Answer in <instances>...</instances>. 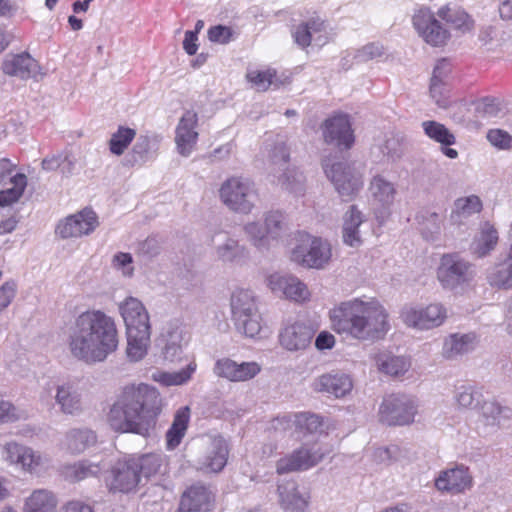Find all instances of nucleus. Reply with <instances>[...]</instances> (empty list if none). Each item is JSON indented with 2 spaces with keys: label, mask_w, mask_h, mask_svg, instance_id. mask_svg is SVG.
<instances>
[{
  "label": "nucleus",
  "mask_w": 512,
  "mask_h": 512,
  "mask_svg": "<svg viewBox=\"0 0 512 512\" xmlns=\"http://www.w3.org/2000/svg\"><path fill=\"white\" fill-rule=\"evenodd\" d=\"M162 409L159 391L145 383L125 385L107 415L110 428L118 433L147 436L154 429Z\"/></svg>",
  "instance_id": "obj_1"
},
{
  "label": "nucleus",
  "mask_w": 512,
  "mask_h": 512,
  "mask_svg": "<svg viewBox=\"0 0 512 512\" xmlns=\"http://www.w3.org/2000/svg\"><path fill=\"white\" fill-rule=\"evenodd\" d=\"M67 344L70 354L79 361L104 362L118 349L115 320L101 310L83 312L69 327Z\"/></svg>",
  "instance_id": "obj_2"
},
{
  "label": "nucleus",
  "mask_w": 512,
  "mask_h": 512,
  "mask_svg": "<svg viewBox=\"0 0 512 512\" xmlns=\"http://www.w3.org/2000/svg\"><path fill=\"white\" fill-rule=\"evenodd\" d=\"M331 326L339 334L360 341H375L390 330L389 314L375 298H354L329 312Z\"/></svg>",
  "instance_id": "obj_3"
},
{
  "label": "nucleus",
  "mask_w": 512,
  "mask_h": 512,
  "mask_svg": "<svg viewBox=\"0 0 512 512\" xmlns=\"http://www.w3.org/2000/svg\"><path fill=\"white\" fill-rule=\"evenodd\" d=\"M230 307L235 327L241 334L248 338L262 337L265 323L253 290L235 289L231 294Z\"/></svg>",
  "instance_id": "obj_4"
},
{
  "label": "nucleus",
  "mask_w": 512,
  "mask_h": 512,
  "mask_svg": "<svg viewBox=\"0 0 512 512\" xmlns=\"http://www.w3.org/2000/svg\"><path fill=\"white\" fill-rule=\"evenodd\" d=\"M333 257L331 243L322 237L299 232L289 250L291 262L305 269L324 270Z\"/></svg>",
  "instance_id": "obj_5"
},
{
  "label": "nucleus",
  "mask_w": 512,
  "mask_h": 512,
  "mask_svg": "<svg viewBox=\"0 0 512 512\" xmlns=\"http://www.w3.org/2000/svg\"><path fill=\"white\" fill-rule=\"evenodd\" d=\"M218 193L221 203L233 213L249 215L257 207L258 188L248 177H228L220 185Z\"/></svg>",
  "instance_id": "obj_6"
},
{
  "label": "nucleus",
  "mask_w": 512,
  "mask_h": 512,
  "mask_svg": "<svg viewBox=\"0 0 512 512\" xmlns=\"http://www.w3.org/2000/svg\"><path fill=\"white\" fill-rule=\"evenodd\" d=\"M271 182L295 195L305 190V177L296 167L289 164V151L284 143L277 144L270 154Z\"/></svg>",
  "instance_id": "obj_7"
},
{
  "label": "nucleus",
  "mask_w": 512,
  "mask_h": 512,
  "mask_svg": "<svg viewBox=\"0 0 512 512\" xmlns=\"http://www.w3.org/2000/svg\"><path fill=\"white\" fill-rule=\"evenodd\" d=\"M1 455L7 464L31 475L40 476L48 471L51 465V459L47 454L15 441L4 444Z\"/></svg>",
  "instance_id": "obj_8"
},
{
  "label": "nucleus",
  "mask_w": 512,
  "mask_h": 512,
  "mask_svg": "<svg viewBox=\"0 0 512 512\" xmlns=\"http://www.w3.org/2000/svg\"><path fill=\"white\" fill-rule=\"evenodd\" d=\"M436 275L444 289L456 290L472 282L476 270L474 264L461 254L454 252L441 256Z\"/></svg>",
  "instance_id": "obj_9"
},
{
  "label": "nucleus",
  "mask_w": 512,
  "mask_h": 512,
  "mask_svg": "<svg viewBox=\"0 0 512 512\" xmlns=\"http://www.w3.org/2000/svg\"><path fill=\"white\" fill-rule=\"evenodd\" d=\"M411 21L417 35L431 47H444L451 39V32L438 18L437 11L427 6L416 8Z\"/></svg>",
  "instance_id": "obj_10"
},
{
  "label": "nucleus",
  "mask_w": 512,
  "mask_h": 512,
  "mask_svg": "<svg viewBox=\"0 0 512 512\" xmlns=\"http://www.w3.org/2000/svg\"><path fill=\"white\" fill-rule=\"evenodd\" d=\"M327 178L344 201L352 200L363 188V175L353 165L344 161L323 162Z\"/></svg>",
  "instance_id": "obj_11"
},
{
  "label": "nucleus",
  "mask_w": 512,
  "mask_h": 512,
  "mask_svg": "<svg viewBox=\"0 0 512 512\" xmlns=\"http://www.w3.org/2000/svg\"><path fill=\"white\" fill-rule=\"evenodd\" d=\"M418 412V402L413 396L391 394L379 406V420L389 426L409 425Z\"/></svg>",
  "instance_id": "obj_12"
},
{
  "label": "nucleus",
  "mask_w": 512,
  "mask_h": 512,
  "mask_svg": "<svg viewBox=\"0 0 512 512\" xmlns=\"http://www.w3.org/2000/svg\"><path fill=\"white\" fill-rule=\"evenodd\" d=\"M447 311L439 303L421 305H406L401 309L400 318L403 323L418 330H429L443 324Z\"/></svg>",
  "instance_id": "obj_13"
},
{
  "label": "nucleus",
  "mask_w": 512,
  "mask_h": 512,
  "mask_svg": "<svg viewBox=\"0 0 512 512\" xmlns=\"http://www.w3.org/2000/svg\"><path fill=\"white\" fill-rule=\"evenodd\" d=\"M268 289L276 296L297 303L308 302L311 292L308 286L297 276L275 272L265 278Z\"/></svg>",
  "instance_id": "obj_14"
},
{
  "label": "nucleus",
  "mask_w": 512,
  "mask_h": 512,
  "mask_svg": "<svg viewBox=\"0 0 512 512\" xmlns=\"http://www.w3.org/2000/svg\"><path fill=\"white\" fill-rule=\"evenodd\" d=\"M368 195L376 218L386 219L397 195L395 184L381 174L374 175L368 185Z\"/></svg>",
  "instance_id": "obj_15"
},
{
  "label": "nucleus",
  "mask_w": 512,
  "mask_h": 512,
  "mask_svg": "<svg viewBox=\"0 0 512 512\" xmlns=\"http://www.w3.org/2000/svg\"><path fill=\"white\" fill-rule=\"evenodd\" d=\"M27 186V177L16 172V165L9 159H0V206L17 202Z\"/></svg>",
  "instance_id": "obj_16"
},
{
  "label": "nucleus",
  "mask_w": 512,
  "mask_h": 512,
  "mask_svg": "<svg viewBox=\"0 0 512 512\" xmlns=\"http://www.w3.org/2000/svg\"><path fill=\"white\" fill-rule=\"evenodd\" d=\"M228 454V445L223 437H208L202 441V455L196 461V468L205 473H218L225 467Z\"/></svg>",
  "instance_id": "obj_17"
},
{
  "label": "nucleus",
  "mask_w": 512,
  "mask_h": 512,
  "mask_svg": "<svg viewBox=\"0 0 512 512\" xmlns=\"http://www.w3.org/2000/svg\"><path fill=\"white\" fill-rule=\"evenodd\" d=\"M326 451L318 444L304 445L291 454L277 461L278 474H284L299 470H307L317 465L324 457Z\"/></svg>",
  "instance_id": "obj_18"
},
{
  "label": "nucleus",
  "mask_w": 512,
  "mask_h": 512,
  "mask_svg": "<svg viewBox=\"0 0 512 512\" xmlns=\"http://www.w3.org/2000/svg\"><path fill=\"white\" fill-rule=\"evenodd\" d=\"M326 451L318 444L304 445L291 454L277 461L278 474H284L299 470H307L317 465L324 457Z\"/></svg>",
  "instance_id": "obj_19"
},
{
  "label": "nucleus",
  "mask_w": 512,
  "mask_h": 512,
  "mask_svg": "<svg viewBox=\"0 0 512 512\" xmlns=\"http://www.w3.org/2000/svg\"><path fill=\"white\" fill-rule=\"evenodd\" d=\"M261 370L262 366L256 361L237 362L229 357L217 359L213 367L215 376L236 383L255 378Z\"/></svg>",
  "instance_id": "obj_20"
},
{
  "label": "nucleus",
  "mask_w": 512,
  "mask_h": 512,
  "mask_svg": "<svg viewBox=\"0 0 512 512\" xmlns=\"http://www.w3.org/2000/svg\"><path fill=\"white\" fill-rule=\"evenodd\" d=\"M435 487L452 495L461 494L473 487V476L467 466L457 464L439 473Z\"/></svg>",
  "instance_id": "obj_21"
},
{
  "label": "nucleus",
  "mask_w": 512,
  "mask_h": 512,
  "mask_svg": "<svg viewBox=\"0 0 512 512\" xmlns=\"http://www.w3.org/2000/svg\"><path fill=\"white\" fill-rule=\"evenodd\" d=\"M140 474L132 462V459L118 460L112 467L106 484L110 491L129 493L140 483Z\"/></svg>",
  "instance_id": "obj_22"
},
{
  "label": "nucleus",
  "mask_w": 512,
  "mask_h": 512,
  "mask_svg": "<svg viewBox=\"0 0 512 512\" xmlns=\"http://www.w3.org/2000/svg\"><path fill=\"white\" fill-rule=\"evenodd\" d=\"M211 243L216 259L222 263H240L247 256L246 247L228 232H216L211 238Z\"/></svg>",
  "instance_id": "obj_23"
},
{
  "label": "nucleus",
  "mask_w": 512,
  "mask_h": 512,
  "mask_svg": "<svg viewBox=\"0 0 512 512\" xmlns=\"http://www.w3.org/2000/svg\"><path fill=\"white\" fill-rule=\"evenodd\" d=\"M476 430L481 436L495 433L510 417L511 410L494 401H484L479 407Z\"/></svg>",
  "instance_id": "obj_24"
},
{
  "label": "nucleus",
  "mask_w": 512,
  "mask_h": 512,
  "mask_svg": "<svg viewBox=\"0 0 512 512\" xmlns=\"http://www.w3.org/2000/svg\"><path fill=\"white\" fill-rule=\"evenodd\" d=\"M197 125V113L188 110L182 115L176 127L175 143L178 152L184 157H188L195 149L198 141Z\"/></svg>",
  "instance_id": "obj_25"
},
{
  "label": "nucleus",
  "mask_w": 512,
  "mask_h": 512,
  "mask_svg": "<svg viewBox=\"0 0 512 512\" xmlns=\"http://www.w3.org/2000/svg\"><path fill=\"white\" fill-rule=\"evenodd\" d=\"M118 309L127 331L151 329L149 313L138 298H125L119 303Z\"/></svg>",
  "instance_id": "obj_26"
},
{
  "label": "nucleus",
  "mask_w": 512,
  "mask_h": 512,
  "mask_svg": "<svg viewBox=\"0 0 512 512\" xmlns=\"http://www.w3.org/2000/svg\"><path fill=\"white\" fill-rule=\"evenodd\" d=\"M324 140L337 147L350 148L354 142L351 123L347 115L339 114L327 119L323 125Z\"/></svg>",
  "instance_id": "obj_27"
},
{
  "label": "nucleus",
  "mask_w": 512,
  "mask_h": 512,
  "mask_svg": "<svg viewBox=\"0 0 512 512\" xmlns=\"http://www.w3.org/2000/svg\"><path fill=\"white\" fill-rule=\"evenodd\" d=\"M98 221L95 212L85 209L75 215L69 216L57 227V233L62 238L80 237L88 235L97 227Z\"/></svg>",
  "instance_id": "obj_28"
},
{
  "label": "nucleus",
  "mask_w": 512,
  "mask_h": 512,
  "mask_svg": "<svg viewBox=\"0 0 512 512\" xmlns=\"http://www.w3.org/2000/svg\"><path fill=\"white\" fill-rule=\"evenodd\" d=\"M2 70L7 75L23 80L38 79L43 75L38 62L26 52L6 56L2 63Z\"/></svg>",
  "instance_id": "obj_29"
},
{
  "label": "nucleus",
  "mask_w": 512,
  "mask_h": 512,
  "mask_svg": "<svg viewBox=\"0 0 512 512\" xmlns=\"http://www.w3.org/2000/svg\"><path fill=\"white\" fill-rule=\"evenodd\" d=\"M313 385L317 392H324L336 398H342L352 391L353 379L348 373L334 370L319 376Z\"/></svg>",
  "instance_id": "obj_30"
},
{
  "label": "nucleus",
  "mask_w": 512,
  "mask_h": 512,
  "mask_svg": "<svg viewBox=\"0 0 512 512\" xmlns=\"http://www.w3.org/2000/svg\"><path fill=\"white\" fill-rule=\"evenodd\" d=\"M213 505V493L206 486L193 485L183 493L177 512H208Z\"/></svg>",
  "instance_id": "obj_31"
},
{
  "label": "nucleus",
  "mask_w": 512,
  "mask_h": 512,
  "mask_svg": "<svg viewBox=\"0 0 512 512\" xmlns=\"http://www.w3.org/2000/svg\"><path fill=\"white\" fill-rule=\"evenodd\" d=\"M314 335L312 327L304 322L296 321L287 325L280 334V343L288 351L306 349Z\"/></svg>",
  "instance_id": "obj_32"
},
{
  "label": "nucleus",
  "mask_w": 512,
  "mask_h": 512,
  "mask_svg": "<svg viewBox=\"0 0 512 512\" xmlns=\"http://www.w3.org/2000/svg\"><path fill=\"white\" fill-rule=\"evenodd\" d=\"M279 504L286 512H308L309 495L299 490L295 481L280 483L277 488Z\"/></svg>",
  "instance_id": "obj_33"
},
{
  "label": "nucleus",
  "mask_w": 512,
  "mask_h": 512,
  "mask_svg": "<svg viewBox=\"0 0 512 512\" xmlns=\"http://www.w3.org/2000/svg\"><path fill=\"white\" fill-rule=\"evenodd\" d=\"M131 459L137 473L140 474V480L142 478H145L146 480H156L167 472L168 462L163 453H145L133 456Z\"/></svg>",
  "instance_id": "obj_34"
},
{
  "label": "nucleus",
  "mask_w": 512,
  "mask_h": 512,
  "mask_svg": "<svg viewBox=\"0 0 512 512\" xmlns=\"http://www.w3.org/2000/svg\"><path fill=\"white\" fill-rule=\"evenodd\" d=\"M97 442L96 433L89 428H73L68 430L61 440V448L72 455L85 452Z\"/></svg>",
  "instance_id": "obj_35"
},
{
  "label": "nucleus",
  "mask_w": 512,
  "mask_h": 512,
  "mask_svg": "<svg viewBox=\"0 0 512 512\" xmlns=\"http://www.w3.org/2000/svg\"><path fill=\"white\" fill-rule=\"evenodd\" d=\"M162 355L165 360L175 362L180 360L183 351V332L177 323H168L160 336Z\"/></svg>",
  "instance_id": "obj_36"
},
{
  "label": "nucleus",
  "mask_w": 512,
  "mask_h": 512,
  "mask_svg": "<svg viewBox=\"0 0 512 512\" xmlns=\"http://www.w3.org/2000/svg\"><path fill=\"white\" fill-rule=\"evenodd\" d=\"M107 468V463L103 460L93 461L84 459L73 464L63 466L62 475L70 482H80L87 478L97 477Z\"/></svg>",
  "instance_id": "obj_37"
},
{
  "label": "nucleus",
  "mask_w": 512,
  "mask_h": 512,
  "mask_svg": "<svg viewBox=\"0 0 512 512\" xmlns=\"http://www.w3.org/2000/svg\"><path fill=\"white\" fill-rule=\"evenodd\" d=\"M437 16L461 34L470 33L475 26L473 18L464 9L452 7L449 4L441 6L437 10Z\"/></svg>",
  "instance_id": "obj_38"
},
{
  "label": "nucleus",
  "mask_w": 512,
  "mask_h": 512,
  "mask_svg": "<svg viewBox=\"0 0 512 512\" xmlns=\"http://www.w3.org/2000/svg\"><path fill=\"white\" fill-rule=\"evenodd\" d=\"M55 402L66 415H78L83 410L81 394L72 383H63L56 387Z\"/></svg>",
  "instance_id": "obj_39"
},
{
  "label": "nucleus",
  "mask_w": 512,
  "mask_h": 512,
  "mask_svg": "<svg viewBox=\"0 0 512 512\" xmlns=\"http://www.w3.org/2000/svg\"><path fill=\"white\" fill-rule=\"evenodd\" d=\"M498 241L497 230L493 225L486 222L480 226L478 233L474 236L470 251L478 258L486 257L496 248Z\"/></svg>",
  "instance_id": "obj_40"
},
{
  "label": "nucleus",
  "mask_w": 512,
  "mask_h": 512,
  "mask_svg": "<svg viewBox=\"0 0 512 512\" xmlns=\"http://www.w3.org/2000/svg\"><path fill=\"white\" fill-rule=\"evenodd\" d=\"M364 221L362 212L356 205H351L343 217V242L351 247H358L362 243L359 227Z\"/></svg>",
  "instance_id": "obj_41"
},
{
  "label": "nucleus",
  "mask_w": 512,
  "mask_h": 512,
  "mask_svg": "<svg viewBox=\"0 0 512 512\" xmlns=\"http://www.w3.org/2000/svg\"><path fill=\"white\" fill-rule=\"evenodd\" d=\"M151 329L127 331L126 355L131 362L141 361L150 346Z\"/></svg>",
  "instance_id": "obj_42"
},
{
  "label": "nucleus",
  "mask_w": 512,
  "mask_h": 512,
  "mask_svg": "<svg viewBox=\"0 0 512 512\" xmlns=\"http://www.w3.org/2000/svg\"><path fill=\"white\" fill-rule=\"evenodd\" d=\"M378 370L392 377L404 375L411 367V362L404 356L381 352L376 356Z\"/></svg>",
  "instance_id": "obj_43"
},
{
  "label": "nucleus",
  "mask_w": 512,
  "mask_h": 512,
  "mask_svg": "<svg viewBox=\"0 0 512 512\" xmlns=\"http://www.w3.org/2000/svg\"><path fill=\"white\" fill-rule=\"evenodd\" d=\"M475 343L474 334H453L445 339L442 354L447 359H453L472 351Z\"/></svg>",
  "instance_id": "obj_44"
},
{
  "label": "nucleus",
  "mask_w": 512,
  "mask_h": 512,
  "mask_svg": "<svg viewBox=\"0 0 512 512\" xmlns=\"http://www.w3.org/2000/svg\"><path fill=\"white\" fill-rule=\"evenodd\" d=\"M55 494L48 489H36L25 500L24 512H55Z\"/></svg>",
  "instance_id": "obj_45"
},
{
  "label": "nucleus",
  "mask_w": 512,
  "mask_h": 512,
  "mask_svg": "<svg viewBox=\"0 0 512 512\" xmlns=\"http://www.w3.org/2000/svg\"><path fill=\"white\" fill-rule=\"evenodd\" d=\"M482 207V201L477 195L460 197L454 202L450 219L454 224H462L472 215L480 213Z\"/></svg>",
  "instance_id": "obj_46"
},
{
  "label": "nucleus",
  "mask_w": 512,
  "mask_h": 512,
  "mask_svg": "<svg viewBox=\"0 0 512 512\" xmlns=\"http://www.w3.org/2000/svg\"><path fill=\"white\" fill-rule=\"evenodd\" d=\"M189 419V407H182L176 412L173 423L166 433V445L169 450L175 449L181 443L188 428Z\"/></svg>",
  "instance_id": "obj_47"
},
{
  "label": "nucleus",
  "mask_w": 512,
  "mask_h": 512,
  "mask_svg": "<svg viewBox=\"0 0 512 512\" xmlns=\"http://www.w3.org/2000/svg\"><path fill=\"white\" fill-rule=\"evenodd\" d=\"M197 364L190 362L185 368L174 372L157 371L152 374V379L164 386H179L186 384L195 373Z\"/></svg>",
  "instance_id": "obj_48"
},
{
  "label": "nucleus",
  "mask_w": 512,
  "mask_h": 512,
  "mask_svg": "<svg viewBox=\"0 0 512 512\" xmlns=\"http://www.w3.org/2000/svg\"><path fill=\"white\" fill-rule=\"evenodd\" d=\"M243 232L248 241L257 249L264 250L270 247L271 241L266 233L264 220H252L243 225Z\"/></svg>",
  "instance_id": "obj_49"
},
{
  "label": "nucleus",
  "mask_w": 512,
  "mask_h": 512,
  "mask_svg": "<svg viewBox=\"0 0 512 512\" xmlns=\"http://www.w3.org/2000/svg\"><path fill=\"white\" fill-rule=\"evenodd\" d=\"M454 401L459 410L479 408L483 403L482 394L472 385H461L455 389Z\"/></svg>",
  "instance_id": "obj_50"
},
{
  "label": "nucleus",
  "mask_w": 512,
  "mask_h": 512,
  "mask_svg": "<svg viewBox=\"0 0 512 512\" xmlns=\"http://www.w3.org/2000/svg\"><path fill=\"white\" fill-rule=\"evenodd\" d=\"M263 218L271 242L277 241L288 230L287 217L279 210L265 212Z\"/></svg>",
  "instance_id": "obj_51"
},
{
  "label": "nucleus",
  "mask_w": 512,
  "mask_h": 512,
  "mask_svg": "<svg viewBox=\"0 0 512 512\" xmlns=\"http://www.w3.org/2000/svg\"><path fill=\"white\" fill-rule=\"evenodd\" d=\"M422 128L427 137L440 143L443 146H451L455 144L456 138L443 124L437 121H424Z\"/></svg>",
  "instance_id": "obj_52"
},
{
  "label": "nucleus",
  "mask_w": 512,
  "mask_h": 512,
  "mask_svg": "<svg viewBox=\"0 0 512 512\" xmlns=\"http://www.w3.org/2000/svg\"><path fill=\"white\" fill-rule=\"evenodd\" d=\"M418 224L421 226L422 235L428 239L433 240L441 230V217L436 212L422 211L416 216Z\"/></svg>",
  "instance_id": "obj_53"
},
{
  "label": "nucleus",
  "mask_w": 512,
  "mask_h": 512,
  "mask_svg": "<svg viewBox=\"0 0 512 512\" xmlns=\"http://www.w3.org/2000/svg\"><path fill=\"white\" fill-rule=\"evenodd\" d=\"M246 78L256 90L266 91L271 85L275 84L276 71L273 69H252L247 72Z\"/></svg>",
  "instance_id": "obj_54"
},
{
  "label": "nucleus",
  "mask_w": 512,
  "mask_h": 512,
  "mask_svg": "<svg viewBox=\"0 0 512 512\" xmlns=\"http://www.w3.org/2000/svg\"><path fill=\"white\" fill-rule=\"evenodd\" d=\"M136 135L131 128L120 127L109 141L110 151L115 155H122Z\"/></svg>",
  "instance_id": "obj_55"
},
{
  "label": "nucleus",
  "mask_w": 512,
  "mask_h": 512,
  "mask_svg": "<svg viewBox=\"0 0 512 512\" xmlns=\"http://www.w3.org/2000/svg\"><path fill=\"white\" fill-rule=\"evenodd\" d=\"M293 422L297 429L307 433H315L322 426L321 418L318 415L306 412L295 414Z\"/></svg>",
  "instance_id": "obj_56"
},
{
  "label": "nucleus",
  "mask_w": 512,
  "mask_h": 512,
  "mask_svg": "<svg viewBox=\"0 0 512 512\" xmlns=\"http://www.w3.org/2000/svg\"><path fill=\"white\" fill-rule=\"evenodd\" d=\"M113 269L124 277H132L134 274L133 257L130 253L118 252L111 260Z\"/></svg>",
  "instance_id": "obj_57"
},
{
  "label": "nucleus",
  "mask_w": 512,
  "mask_h": 512,
  "mask_svg": "<svg viewBox=\"0 0 512 512\" xmlns=\"http://www.w3.org/2000/svg\"><path fill=\"white\" fill-rule=\"evenodd\" d=\"M156 139L148 135H140L133 147V152L140 161H146L152 158Z\"/></svg>",
  "instance_id": "obj_58"
},
{
  "label": "nucleus",
  "mask_w": 512,
  "mask_h": 512,
  "mask_svg": "<svg viewBox=\"0 0 512 512\" xmlns=\"http://www.w3.org/2000/svg\"><path fill=\"white\" fill-rule=\"evenodd\" d=\"M28 413L14 406L9 401L0 399V422H14L26 419Z\"/></svg>",
  "instance_id": "obj_59"
},
{
  "label": "nucleus",
  "mask_w": 512,
  "mask_h": 512,
  "mask_svg": "<svg viewBox=\"0 0 512 512\" xmlns=\"http://www.w3.org/2000/svg\"><path fill=\"white\" fill-rule=\"evenodd\" d=\"M311 43H313L316 46H323L328 42V35L326 30V25L323 21L317 19V20H311L307 22Z\"/></svg>",
  "instance_id": "obj_60"
},
{
  "label": "nucleus",
  "mask_w": 512,
  "mask_h": 512,
  "mask_svg": "<svg viewBox=\"0 0 512 512\" xmlns=\"http://www.w3.org/2000/svg\"><path fill=\"white\" fill-rule=\"evenodd\" d=\"M476 111L483 117L494 118L503 114L500 103L493 98H484L477 103Z\"/></svg>",
  "instance_id": "obj_61"
},
{
  "label": "nucleus",
  "mask_w": 512,
  "mask_h": 512,
  "mask_svg": "<svg viewBox=\"0 0 512 512\" xmlns=\"http://www.w3.org/2000/svg\"><path fill=\"white\" fill-rule=\"evenodd\" d=\"M18 284L15 280H7L0 286V313L5 311L16 297Z\"/></svg>",
  "instance_id": "obj_62"
},
{
  "label": "nucleus",
  "mask_w": 512,
  "mask_h": 512,
  "mask_svg": "<svg viewBox=\"0 0 512 512\" xmlns=\"http://www.w3.org/2000/svg\"><path fill=\"white\" fill-rule=\"evenodd\" d=\"M430 95L436 105H438L440 108H447L449 106V90L445 83L431 82Z\"/></svg>",
  "instance_id": "obj_63"
},
{
  "label": "nucleus",
  "mask_w": 512,
  "mask_h": 512,
  "mask_svg": "<svg viewBox=\"0 0 512 512\" xmlns=\"http://www.w3.org/2000/svg\"><path fill=\"white\" fill-rule=\"evenodd\" d=\"M487 139L491 145L499 149H510L512 148V136L501 129H491L487 133Z\"/></svg>",
  "instance_id": "obj_64"
}]
</instances>
